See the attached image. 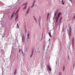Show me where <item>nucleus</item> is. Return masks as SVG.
<instances>
[{
	"label": "nucleus",
	"instance_id": "obj_1",
	"mask_svg": "<svg viewBox=\"0 0 75 75\" xmlns=\"http://www.w3.org/2000/svg\"><path fill=\"white\" fill-rule=\"evenodd\" d=\"M22 40L23 42H24V41H25V36H24V35H23L22 37Z\"/></svg>",
	"mask_w": 75,
	"mask_h": 75
},
{
	"label": "nucleus",
	"instance_id": "obj_2",
	"mask_svg": "<svg viewBox=\"0 0 75 75\" xmlns=\"http://www.w3.org/2000/svg\"><path fill=\"white\" fill-rule=\"evenodd\" d=\"M58 11L57 10L54 13V17H56V16H57V13H58Z\"/></svg>",
	"mask_w": 75,
	"mask_h": 75
},
{
	"label": "nucleus",
	"instance_id": "obj_3",
	"mask_svg": "<svg viewBox=\"0 0 75 75\" xmlns=\"http://www.w3.org/2000/svg\"><path fill=\"white\" fill-rule=\"evenodd\" d=\"M47 68H48V69H49V70L50 71H51V67H50V66H47Z\"/></svg>",
	"mask_w": 75,
	"mask_h": 75
},
{
	"label": "nucleus",
	"instance_id": "obj_4",
	"mask_svg": "<svg viewBox=\"0 0 75 75\" xmlns=\"http://www.w3.org/2000/svg\"><path fill=\"white\" fill-rule=\"evenodd\" d=\"M27 8V5L25 6L23 8V10H25Z\"/></svg>",
	"mask_w": 75,
	"mask_h": 75
},
{
	"label": "nucleus",
	"instance_id": "obj_5",
	"mask_svg": "<svg viewBox=\"0 0 75 75\" xmlns=\"http://www.w3.org/2000/svg\"><path fill=\"white\" fill-rule=\"evenodd\" d=\"M35 0H34L33 1V4L31 6V7H33L34 6V4H35Z\"/></svg>",
	"mask_w": 75,
	"mask_h": 75
},
{
	"label": "nucleus",
	"instance_id": "obj_6",
	"mask_svg": "<svg viewBox=\"0 0 75 75\" xmlns=\"http://www.w3.org/2000/svg\"><path fill=\"white\" fill-rule=\"evenodd\" d=\"M33 17L35 21H37V19H36V18H35V16H33Z\"/></svg>",
	"mask_w": 75,
	"mask_h": 75
},
{
	"label": "nucleus",
	"instance_id": "obj_7",
	"mask_svg": "<svg viewBox=\"0 0 75 75\" xmlns=\"http://www.w3.org/2000/svg\"><path fill=\"white\" fill-rule=\"evenodd\" d=\"M49 16H50V13H48L47 17V19H48V18H49Z\"/></svg>",
	"mask_w": 75,
	"mask_h": 75
},
{
	"label": "nucleus",
	"instance_id": "obj_8",
	"mask_svg": "<svg viewBox=\"0 0 75 75\" xmlns=\"http://www.w3.org/2000/svg\"><path fill=\"white\" fill-rule=\"evenodd\" d=\"M23 6H26L27 5V3L23 4Z\"/></svg>",
	"mask_w": 75,
	"mask_h": 75
},
{
	"label": "nucleus",
	"instance_id": "obj_9",
	"mask_svg": "<svg viewBox=\"0 0 75 75\" xmlns=\"http://www.w3.org/2000/svg\"><path fill=\"white\" fill-rule=\"evenodd\" d=\"M61 13H59L57 16H58V17H59L60 16V15H61Z\"/></svg>",
	"mask_w": 75,
	"mask_h": 75
},
{
	"label": "nucleus",
	"instance_id": "obj_10",
	"mask_svg": "<svg viewBox=\"0 0 75 75\" xmlns=\"http://www.w3.org/2000/svg\"><path fill=\"white\" fill-rule=\"evenodd\" d=\"M29 10H30V9H28V10L26 12V13H27V14H28V13L29 12Z\"/></svg>",
	"mask_w": 75,
	"mask_h": 75
},
{
	"label": "nucleus",
	"instance_id": "obj_11",
	"mask_svg": "<svg viewBox=\"0 0 75 75\" xmlns=\"http://www.w3.org/2000/svg\"><path fill=\"white\" fill-rule=\"evenodd\" d=\"M15 12H16V11H13V13H12V15H14V13H15Z\"/></svg>",
	"mask_w": 75,
	"mask_h": 75
},
{
	"label": "nucleus",
	"instance_id": "obj_12",
	"mask_svg": "<svg viewBox=\"0 0 75 75\" xmlns=\"http://www.w3.org/2000/svg\"><path fill=\"white\" fill-rule=\"evenodd\" d=\"M18 15H17L16 17V19H18Z\"/></svg>",
	"mask_w": 75,
	"mask_h": 75
},
{
	"label": "nucleus",
	"instance_id": "obj_13",
	"mask_svg": "<svg viewBox=\"0 0 75 75\" xmlns=\"http://www.w3.org/2000/svg\"><path fill=\"white\" fill-rule=\"evenodd\" d=\"M19 11V9H18L17 11H16V13H15V14H16V13L17 14V13H18V12Z\"/></svg>",
	"mask_w": 75,
	"mask_h": 75
},
{
	"label": "nucleus",
	"instance_id": "obj_14",
	"mask_svg": "<svg viewBox=\"0 0 75 75\" xmlns=\"http://www.w3.org/2000/svg\"><path fill=\"white\" fill-rule=\"evenodd\" d=\"M49 36H50V37H52V36L51 35V33H49Z\"/></svg>",
	"mask_w": 75,
	"mask_h": 75
},
{
	"label": "nucleus",
	"instance_id": "obj_15",
	"mask_svg": "<svg viewBox=\"0 0 75 75\" xmlns=\"http://www.w3.org/2000/svg\"><path fill=\"white\" fill-rule=\"evenodd\" d=\"M17 28H19V26L18 25V23H17Z\"/></svg>",
	"mask_w": 75,
	"mask_h": 75
},
{
	"label": "nucleus",
	"instance_id": "obj_16",
	"mask_svg": "<svg viewBox=\"0 0 75 75\" xmlns=\"http://www.w3.org/2000/svg\"><path fill=\"white\" fill-rule=\"evenodd\" d=\"M58 19H57L56 20V22L57 23H58Z\"/></svg>",
	"mask_w": 75,
	"mask_h": 75
},
{
	"label": "nucleus",
	"instance_id": "obj_17",
	"mask_svg": "<svg viewBox=\"0 0 75 75\" xmlns=\"http://www.w3.org/2000/svg\"><path fill=\"white\" fill-rule=\"evenodd\" d=\"M71 31H70V32H69V36H71Z\"/></svg>",
	"mask_w": 75,
	"mask_h": 75
},
{
	"label": "nucleus",
	"instance_id": "obj_18",
	"mask_svg": "<svg viewBox=\"0 0 75 75\" xmlns=\"http://www.w3.org/2000/svg\"><path fill=\"white\" fill-rule=\"evenodd\" d=\"M59 75H62V72H59Z\"/></svg>",
	"mask_w": 75,
	"mask_h": 75
},
{
	"label": "nucleus",
	"instance_id": "obj_19",
	"mask_svg": "<svg viewBox=\"0 0 75 75\" xmlns=\"http://www.w3.org/2000/svg\"><path fill=\"white\" fill-rule=\"evenodd\" d=\"M59 17L57 16V18L56 19L58 20V19H59Z\"/></svg>",
	"mask_w": 75,
	"mask_h": 75
},
{
	"label": "nucleus",
	"instance_id": "obj_20",
	"mask_svg": "<svg viewBox=\"0 0 75 75\" xmlns=\"http://www.w3.org/2000/svg\"><path fill=\"white\" fill-rule=\"evenodd\" d=\"M16 72H17V71H15V72L14 73V75H16Z\"/></svg>",
	"mask_w": 75,
	"mask_h": 75
},
{
	"label": "nucleus",
	"instance_id": "obj_21",
	"mask_svg": "<svg viewBox=\"0 0 75 75\" xmlns=\"http://www.w3.org/2000/svg\"><path fill=\"white\" fill-rule=\"evenodd\" d=\"M21 52V49H19V52Z\"/></svg>",
	"mask_w": 75,
	"mask_h": 75
},
{
	"label": "nucleus",
	"instance_id": "obj_22",
	"mask_svg": "<svg viewBox=\"0 0 75 75\" xmlns=\"http://www.w3.org/2000/svg\"><path fill=\"white\" fill-rule=\"evenodd\" d=\"M69 29L70 30V31H71V27H70Z\"/></svg>",
	"mask_w": 75,
	"mask_h": 75
},
{
	"label": "nucleus",
	"instance_id": "obj_23",
	"mask_svg": "<svg viewBox=\"0 0 75 75\" xmlns=\"http://www.w3.org/2000/svg\"><path fill=\"white\" fill-rule=\"evenodd\" d=\"M74 38H73L72 40V42H74Z\"/></svg>",
	"mask_w": 75,
	"mask_h": 75
},
{
	"label": "nucleus",
	"instance_id": "obj_24",
	"mask_svg": "<svg viewBox=\"0 0 75 75\" xmlns=\"http://www.w3.org/2000/svg\"><path fill=\"white\" fill-rule=\"evenodd\" d=\"M13 16H14V15H11V18H13Z\"/></svg>",
	"mask_w": 75,
	"mask_h": 75
},
{
	"label": "nucleus",
	"instance_id": "obj_25",
	"mask_svg": "<svg viewBox=\"0 0 75 75\" xmlns=\"http://www.w3.org/2000/svg\"><path fill=\"white\" fill-rule=\"evenodd\" d=\"M60 20H62V17H61L60 19Z\"/></svg>",
	"mask_w": 75,
	"mask_h": 75
},
{
	"label": "nucleus",
	"instance_id": "obj_26",
	"mask_svg": "<svg viewBox=\"0 0 75 75\" xmlns=\"http://www.w3.org/2000/svg\"><path fill=\"white\" fill-rule=\"evenodd\" d=\"M33 50H32V55H33Z\"/></svg>",
	"mask_w": 75,
	"mask_h": 75
},
{
	"label": "nucleus",
	"instance_id": "obj_27",
	"mask_svg": "<svg viewBox=\"0 0 75 75\" xmlns=\"http://www.w3.org/2000/svg\"><path fill=\"white\" fill-rule=\"evenodd\" d=\"M29 35H30V34H28V37H29Z\"/></svg>",
	"mask_w": 75,
	"mask_h": 75
},
{
	"label": "nucleus",
	"instance_id": "obj_28",
	"mask_svg": "<svg viewBox=\"0 0 75 75\" xmlns=\"http://www.w3.org/2000/svg\"><path fill=\"white\" fill-rule=\"evenodd\" d=\"M74 42H72V45L73 46V45H74Z\"/></svg>",
	"mask_w": 75,
	"mask_h": 75
},
{
	"label": "nucleus",
	"instance_id": "obj_29",
	"mask_svg": "<svg viewBox=\"0 0 75 75\" xmlns=\"http://www.w3.org/2000/svg\"><path fill=\"white\" fill-rule=\"evenodd\" d=\"M62 4H65V3H64V2H62Z\"/></svg>",
	"mask_w": 75,
	"mask_h": 75
},
{
	"label": "nucleus",
	"instance_id": "obj_30",
	"mask_svg": "<svg viewBox=\"0 0 75 75\" xmlns=\"http://www.w3.org/2000/svg\"><path fill=\"white\" fill-rule=\"evenodd\" d=\"M63 69H65V66H63Z\"/></svg>",
	"mask_w": 75,
	"mask_h": 75
},
{
	"label": "nucleus",
	"instance_id": "obj_31",
	"mask_svg": "<svg viewBox=\"0 0 75 75\" xmlns=\"http://www.w3.org/2000/svg\"><path fill=\"white\" fill-rule=\"evenodd\" d=\"M61 0H59V3H60V2H61Z\"/></svg>",
	"mask_w": 75,
	"mask_h": 75
},
{
	"label": "nucleus",
	"instance_id": "obj_32",
	"mask_svg": "<svg viewBox=\"0 0 75 75\" xmlns=\"http://www.w3.org/2000/svg\"><path fill=\"white\" fill-rule=\"evenodd\" d=\"M32 55H32H32H30V57H32Z\"/></svg>",
	"mask_w": 75,
	"mask_h": 75
},
{
	"label": "nucleus",
	"instance_id": "obj_33",
	"mask_svg": "<svg viewBox=\"0 0 75 75\" xmlns=\"http://www.w3.org/2000/svg\"><path fill=\"white\" fill-rule=\"evenodd\" d=\"M63 70L64 71H65V69H63Z\"/></svg>",
	"mask_w": 75,
	"mask_h": 75
},
{
	"label": "nucleus",
	"instance_id": "obj_34",
	"mask_svg": "<svg viewBox=\"0 0 75 75\" xmlns=\"http://www.w3.org/2000/svg\"><path fill=\"white\" fill-rule=\"evenodd\" d=\"M15 71L17 72V69H16L15 70Z\"/></svg>",
	"mask_w": 75,
	"mask_h": 75
},
{
	"label": "nucleus",
	"instance_id": "obj_35",
	"mask_svg": "<svg viewBox=\"0 0 75 75\" xmlns=\"http://www.w3.org/2000/svg\"><path fill=\"white\" fill-rule=\"evenodd\" d=\"M61 1L62 3V2H63V0H62Z\"/></svg>",
	"mask_w": 75,
	"mask_h": 75
},
{
	"label": "nucleus",
	"instance_id": "obj_36",
	"mask_svg": "<svg viewBox=\"0 0 75 75\" xmlns=\"http://www.w3.org/2000/svg\"><path fill=\"white\" fill-rule=\"evenodd\" d=\"M70 1H72V0H69Z\"/></svg>",
	"mask_w": 75,
	"mask_h": 75
},
{
	"label": "nucleus",
	"instance_id": "obj_37",
	"mask_svg": "<svg viewBox=\"0 0 75 75\" xmlns=\"http://www.w3.org/2000/svg\"><path fill=\"white\" fill-rule=\"evenodd\" d=\"M28 39H29V37L28 36Z\"/></svg>",
	"mask_w": 75,
	"mask_h": 75
},
{
	"label": "nucleus",
	"instance_id": "obj_38",
	"mask_svg": "<svg viewBox=\"0 0 75 75\" xmlns=\"http://www.w3.org/2000/svg\"><path fill=\"white\" fill-rule=\"evenodd\" d=\"M65 1H63V3H65Z\"/></svg>",
	"mask_w": 75,
	"mask_h": 75
},
{
	"label": "nucleus",
	"instance_id": "obj_39",
	"mask_svg": "<svg viewBox=\"0 0 75 75\" xmlns=\"http://www.w3.org/2000/svg\"><path fill=\"white\" fill-rule=\"evenodd\" d=\"M17 21V20L16 19H15V21Z\"/></svg>",
	"mask_w": 75,
	"mask_h": 75
},
{
	"label": "nucleus",
	"instance_id": "obj_40",
	"mask_svg": "<svg viewBox=\"0 0 75 75\" xmlns=\"http://www.w3.org/2000/svg\"><path fill=\"white\" fill-rule=\"evenodd\" d=\"M22 53H23V51H22Z\"/></svg>",
	"mask_w": 75,
	"mask_h": 75
},
{
	"label": "nucleus",
	"instance_id": "obj_41",
	"mask_svg": "<svg viewBox=\"0 0 75 75\" xmlns=\"http://www.w3.org/2000/svg\"><path fill=\"white\" fill-rule=\"evenodd\" d=\"M25 31H26V30H25Z\"/></svg>",
	"mask_w": 75,
	"mask_h": 75
}]
</instances>
